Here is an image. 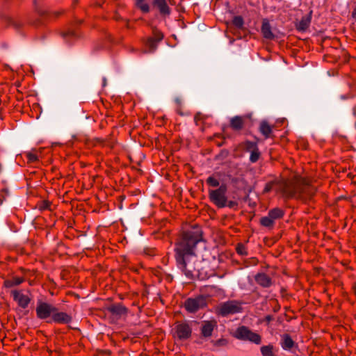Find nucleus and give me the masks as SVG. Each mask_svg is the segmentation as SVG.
I'll list each match as a JSON object with an SVG mask.
<instances>
[{"label": "nucleus", "instance_id": "1", "mask_svg": "<svg viewBox=\"0 0 356 356\" xmlns=\"http://www.w3.org/2000/svg\"><path fill=\"white\" fill-rule=\"evenodd\" d=\"M202 232L198 227L184 232L176 244L175 258L179 268L188 277H191L195 268L190 261L196 257L197 245L202 242Z\"/></svg>", "mask_w": 356, "mask_h": 356}, {"label": "nucleus", "instance_id": "2", "mask_svg": "<svg viewBox=\"0 0 356 356\" xmlns=\"http://www.w3.org/2000/svg\"><path fill=\"white\" fill-rule=\"evenodd\" d=\"M282 193L286 197L304 198L311 195L310 186L305 181L289 182L284 185Z\"/></svg>", "mask_w": 356, "mask_h": 356}, {"label": "nucleus", "instance_id": "3", "mask_svg": "<svg viewBox=\"0 0 356 356\" xmlns=\"http://www.w3.org/2000/svg\"><path fill=\"white\" fill-rule=\"evenodd\" d=\"M227 186L222 184L218 188L209 191L211 201L219 208H223L227 206Z\"/></svg>", "mask_w": 356, "mask_h": 356}, {"label": "nucleus", "instance_id": "4", "mask_svg": "<svg viewBox=\"0 0 356 356\" xmlns=\"http://www.w3.org/2000/svg\"><path fill=\"white\" fill-rule=\"evenodd\" d=\"M234 337L238 339L249 341L256 344H259L261 341L260 335L252 332L245 326L238 327L236 330L234 334Z\"/></svg>", "mask_w": 356, "mask_h": 356}, {"label": "nucleus", "instance_id": "5", "mask_svg": "<svg viewBox=\"0 0 356 356\" xmlns=\"http://www.w3.org/2000/svg\"><path fill=\"white\" fill-rule=\"evenodd\" d=\"M219 314L226 316L229 314L239 313L242 310L241 303L236 300H229L220 304L217 308Z\"/></svg>", "mask_w": 356, "mask_h": 356}, {"label": "nucleus", "instance_id": "6", "mask_svg": "<svg viewBox=\"0 0 356 356\" xmlns=\"http://www.w3.org/2000/svg\"><path fill=\"white\" fill-rule=\"evenodd\" d=\"M56 311L57 309L55 307L46 302H41L36 307L37 316L40 319L50 318L51 320L54 312Z\"/></svg>", "mask_w": 356, "mask_h": 356}, {"label": "nucleus", "instance_id": "7", "mask_svg": "<svg viewBox=\"0 0 356 356\" xmlns=\"http://www.w3.org/2000/svg\"><path fill=\"white\" fill-rule=\"evenodd\" d=\"M206 305V299L203 296H198L195 298H188L186 300L184 306L189 312H195Z\"/></svg>", "mask_w": 356, "mask_h": 356}, {"label": "nucleus", "instance_id": "8", "mask_svg": "<svg viewBox=\"0 0 356 356\" xmlns=\"http://www.w3.org/2000/svg\"><path fill=\"white\" fill-rule=\"evenodd\" d=\"M192 330L186 323H178L175 327V337L179 339H187L191 335Z\"/></svg>", "mask_w": 356, "mask_h": 356}, {"label": "nucleus", "instance_id": "9", "mask_svg": "<svg viewBox=\"0 0 356 356\" xmlns=\"http://www.w3.org/2000/svg\"><path fill=\"white\" fill-rule=\"evenodd\" d=\"M11 294L13 297V299L21 307L26 308L29 304L30 298L28 296L24 294L21 291H12Z\"/></svg>", "mask_w": 356, "mask_h": 356}, {"label": "nucleus", "instance_id": "10", "mask_svg": "<svg viewBox=\"0 0 356 356\" xmlns=\"http://www.w3.org/2000/svg\"><path fill=\"white\" fill-rule=\"evenodd\" d=\"M152 5L161 15L166 16L170 14V8L168 5L167 0H154Z\"/></svg>", "mask_w": 356, "mask_h": 356}, {"label": "nucleus", "instance_id": "11", "mask_svg": "<svg viewBox=\"0 0 356 356\" xmlns=\"http://www.w3.org/2000/svg\"><path fill=\"white\" fill-rule=\"evenodd\" d=\"M71 317L65 312H54L51 321L47 322H55L58 323H67L71 321Z\"/></svg>", "mask_w": 356, "mask_h": 356}, {"label": "nucleus", "instance_id": "12", "mask_svg": "<svg viewBox=\"0 0 356 356\" xmlns=\"http://www.w3.org/2000/svg\"><path fill=\"white\" fill-rule=\"evenodd\" d=\"M216 326V322L214 321L204 322L202 327V334L205 337H211Z\"/></svg>", "mask_w": 356, "mask_h": 356}, {"label": "nucleus", "instance_id": "13", "mask_svg": "<svg viewBox=\"0 0 356 356\" xmlns=\"http://www.w3.org/2000/svg\"><path fill=\"white\" fill-rule=\"evenodd\" d=\"M261 33L263 36L266 39H272L274 37L271 31V26L267 19H263L261 25Z\"/></svg>", "mask_w": 356, "mask_h": 356}, {"label": "nucleus", "instance_id": "14", "mask_svg": "<svg viewBox=\"0 0 356 356\" xmlns=\"http://www.w3.org/2000/svg\"><path fill=\"white\" fill-rule=\"evenodd\" d=\"M312 19V11L309 13V15L304 16L302 17L300 21L297 24V29L299 31H305L310 25Z\"/></svg>", "mask_w": 356, "mask_h": 356}, {"label": "nucleus", "instance_id": "15", "mask_svg": "<svg viewBox=\"0 0 356 356\" xmlns=\"http://www.w3.org/2000/svg\"><path fill=\"white\" fill-rule=\"evenodd\" d=\"M247 148L248 149H252L251 154H250V161L252 163L256 162L259 159V155H260V153L259 152V149L257 147L256 143L248 142L247 143Z\"/></svg>", "mask_w": 356, "mask_h": 356}, {"label": "nucleus", "instance_id": "16", "mask_svg": "<svg viewBox=\"0 0 356 356\" xmlns=\"http://www.w3.org/2000/svg\"><path fill=\"white\" fill-rule=\"evenodd\" d=\"M257 283L263 287H268L271 285L270 278L264 273H259L255 277Z\"/></svg>", "mask_w": 356, "mask_h": 356}, {"label": "nucleus", "instance_id": "17", "mask_svg": "<svg viewBox=\"0 0 356 356\" xmlns=\"http://www.w3.org/2000/svg\"><path fill=\"white\" fill-rule=\"evenodd\" d=\"M259 130L266 138H269L272 133V127L266 122H261Z\"/></svg>", "mask_w": 356, "mask_h": 356}, {"label": "nucleus", "instance_id": "18", "mask_svg": "<svg viewBox=\"0 0 356 356\" xmlns=\"http://www.w3.org/2000/svg\"><path fill=\"white\" fill-rule=\"evenodd\" d=\"M231 127L236 130H240L243 126V120L241 117L236 116L231 119Z\"/></svg>", "mask_w": 356, "mask_h": 356}, {"label": "nucleus", "instance_id": "19", "mask_svg": "<svg viewBox=\"0 0 356 356\" xmlns=\"http://www.w3.org/2000/svg\"><path fill=\"white\" fill-rule=\"evenodd\" d=\"M294 342L293 339L288 335H284L282 337V347L284 350H289L293 346Z\"/></svg>", "mask_w": 356, "mask_h": 356}, {"label": "nucleus", "instance_id": "20", "mask_svg": "<svg viewBox=\"0 0 356 356\" xmlns=\"http://www.w3.org/2000/svg\"><path fill=\"white\" fill-rule=\"evenodd\" d=\"M268 215L275 221L284 216V211L279 208H275L269 211Z\"/></svg>", "mask_w": 356, "mask_h": 356}, {"label": "nucleus", "instance_id": "21", "mask_svg": "<svg viewBox=\"0 0 356 356\" xmlns=\"http://www.w3.org/2000/svg\"><path fill=\"white\" fill-rule=\"evenodd\" d=\"M108 310L114 314L122 315L126 312V309L121 305H114L108 308Z\"/></svg>", "mask_w": 356, "mask_h": 356}, {"label": "nucleus", "instance_id": "22", "mask_svg": "<svg viewBox=\"0 0 356 356\" xmlns=\"http://www.w3.org/2000/svg\"><path fill=\"white\" fill-rule=\"evenodd\" d=\"M136 6L143 13H147L149 11V6L146 0H136Z\"/></svg>", "mask_w": 356, "mask_h": 356}, {"label": "nucleus", "instance_id": "23", "mask_svg": "<svg viewBox=\"0 0 356 356\" xmlns=\"http://www.w3.org/2000/svg\"><path fill=\"white\" fill-rule=\"evenodd\" d=\"M23 282V279L21 277H15L13 280L5 281V286L6 287H12L13 286L19 285Z\"/></svg>", "mask_w": 356, "mask_h": 356}, {"label": "nucleus", "instance_id": "24", "mask_svg": "<svg viewBox=\"0 0 356 356\" xmlns=\"http://www.w3.org/2000/svg\"><path fill=\"white\" fill-rule=\"evenodd\" d=\"M261 353L263 356H275L273 346L270 345L262 346L261 348Z\"/></svg>", "mask_w": 356, "mask_h": 356}, {"label": "nucleus", "instance_id": "25", "mask_svg": "<svg viewBox=\"0 0 356 356\" xmlns=\"http://www.w3.org/2000/svg\"><path fill=\"white\" fill-rule=\"evenodd\" d=\"M261 224L264 227H271L274 224V220L268 215L261 218Z\"/></svg>", "mask_w": 356, "mask_h": 356}, {"label": "nucleus", "instance_id": "26", "mask_svg": "<svg viewBox=\"0 0 356 356\" xmlns=\"http://www.w3.org/2000/svg\"><path fill=\"white\" fill-rule=\"evenodd\" d=\"M158 42H156L154 38L150 37L147 40L146 45L149 48V51H152L156 48Z\"/></svg>", "mask_w": 356, "mask_h": 356}, {"label": "nucleus", "instance_id": "27", "mask_svg": "<svg viewBox=\"0 0 356 356\" xmlns=\"http://www.w3.org/2000/svg\"><path fill=\"white\" fill-rule=\"evenodd\" d=\"M207 184L212 187H217L219 186L220 183L218 179H216L213 176H210L207 179Z\"/></svg>", "mask_w": 356, "mask_h": 356}, {"label": "nucleus", "instance_id": "28", "mask_svg": "<svg viewBox=\"0 0 356 356\" xmlns=\"http://www.w3.org/2000/svg\"><path fill=\"white\" fill-rule=\"evenodd\" d=\"M233 24L237 28H241L243 25V19L241 16H236L232 20Z\"/></svg>", "mask_w": 356, "mask_h": 356}, {"label": "nucleus", "instance_id": "29", "mask_svg": "<svg viewBox=\"0 0 356 356\" xmlns=\"http://www.w3.org/2000/svg\"><path fill=\"white\" fill-rule=\"evenodd\" d=\"M152 38H154V40H156V42H159L163 39V35L161 31L154 30L153 31V36Z\"/></svg>", "mask_w": 356, "mask_h": 356}, {"label": "nucleus", "instance_id": "30", "mask_svg": "<svg viewBox=\"0 0 356 356\" xmlns=\"http://www.w3.org/2000/svg\"><path fill=\"white\" fill-rule=\"evenodd\" d=\"M38 155L37 154H35V153H29L28 154V159L30 161H35L37 160H38Z\"/></svg>", "mask_w": 356, "mask_h": 356}, {"label": "nucleus", "instance_id": "31", "mask_svg": "<svg viewBox=\"0 0 356 356\" xmlns=\"http://www.w3.org/2000/svg\"><path fill=\"white\" fill-rule=\"evenodd\" d=\"M237 252L240 254H245V248L243 245H238L236 248Z\"/></svg>", "mask_w": 356, "mask_h": 356}, {"label": "nucleus", "instance_id": "32", "mask_svg": "<svg viewBox=\"0 0 356 356\" xmlns=\"http://www.w3.org/2000/svg\"><path fill=\"white\" fill-rule=\"evenodd\" d=\"M235 203L233 201H229L228 203L227 202V206L229 207H232Z\"/></svg>", "mask_w": 356, "mask_h": 356}, {"label": "nucleus", "instance_id": "33", "mask_svg": "<svg viewBox=\"0 0 356 356\" xmlns=\"http://www.w3.org/2000/svg\"><path fill=\"white\" fill-rule=\"evenodd\" d=\"M353 15L354 17H356V11L353 12Z\"/></svg>", "mask_w": 356, "mask_h": 356}, {"label": "nucleus", "instance_id": "34", "mask_svg": "<svg viewBox=\"0 0 356 356\" xmlns=\"http://www.w3.org/2000/svg\"><path fill=\"white\" fill-rule=\"evenodd\" d=\"M266 319H267V321H269L270 320V316H267V317H266Z\"/></svg>", "mask_w": 356, "mask_h": 356}]
</instances>
